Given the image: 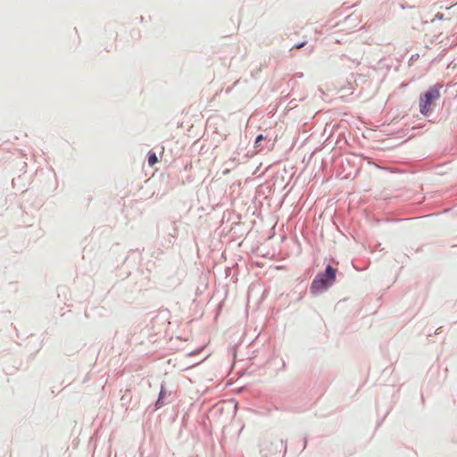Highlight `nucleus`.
Segmentation results:
<instances>
[{"instance_id":"1","label":"nucleus","mask_w":457,"mask_h":457,"mask_svg":"<svg viewBox=\"0 0 457 457\" xmlns=\"http://www.w3.org/2000/svg\"><path fill=\"white\" fill-rule=\"evenodd\" d=\"M337 279V269L327 264L324 270L316 275V295L322 294L330 288Z\"/></svg>"},{"instance_id":"2","label":"nucleus","mask_w":457,"mask_h":457,"mask_svg":"<svg viewBox=\"0 0 457 457\" xmlns=\"http://www.w3.org/2000/svg\"><path fill=\"white\" fill-rule=\"evenodd\" d=\"M440 87L434 86L430 87L420 98V112L423 115H428L433 112V103L440 97Z\"/></svg>"},{"instance_id":"5","label":"nucleus","mask_w":457,"mask_h":457,"mask_svg":"<svg viewBox=\"0 0 457 457\" xmlns=\"http://www.w3.org/2000/svg\"><path fill=\"white\" fill-rule=\"evenodd\" d=\"M310 288H311V290L314 289V281L312 283V285H311V287H310Z\"/></svg>"},{"instance_id":"4","label":"nucleus","mask_w":457,"mask_h":457,"mask_svg":"<svg viewBox=\"0 0 457 457\" xmlns=\"http://www.w3.org/2000/svg\"><path fill=\"white\" fill-rule=\"evenodd\" d=\"M380 247V243L376 244L374 250H378Z\"/></svg>"},{"instance_id":"3","label":"nucleus","mask_w":457,"mask_h":457,"mask_svg":"<svg viewBox=\"0 0 457 457\" xmlns=\"http://www.w3.org/2000/svg\"><path fill=\"white\" fill-rule=\"evenodd\" d=\"M162 391L161 392L160 397H162ZM160 401H161V398H159V400H157L156 405L160 404Z\"/></svg>"}]
</instances>
